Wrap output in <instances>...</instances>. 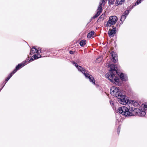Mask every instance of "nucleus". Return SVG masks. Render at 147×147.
<instances>
[{"instance_id": "obj_8", "label": "nucleus", "mask_w": 147, "mask_h": 147, "mask_svg": "<svg viewBox=\"0 0 147 147\" xmlns=\"http://www.w3.org/2000/svg\"><path fill=\"white\" fill-rule=\"evenodd\" d=\"M119 75L120 77V79L123 81H126L128 80L127 76L125 74H124L122 72H118V74H116Z\"/></svg>"}, {"instance_id": "obj_34", "label": "nucleus", "mask_w": 147, "mask_h": 147, "mask_svg": "<svg viewBox=\"0 0 147 147\" xmlns=\"http://www.w3.org/2000/svg\"><path fill=\"white\" fill-rule=\"evenodd\" d=\"M111 103H112V104H113V103H112V102H110V104H111Z\"/></svg>"}, {"instance_id": "obj_24", "label": "nucleus", "mask_w": 147, "mask_h": 147, "mask_svg": "<svg viewBox=\"0 0 147 147\" xmlns=\"http://www.w3.org/2000/svg\"><path fill=\"white\" fill-rule=\"evenodd\" d=\"M16 72V71H15V70H13L12 72L10 74L9 76V77L10 78L12 77V75Z\"/></svg>"}, {"instance_id": "obj_26", "label": "nucleus", "mask_w": 147, "mask_h": 147, "mask_svg": "<svg viewBox=\"0 0 147 147\" xmlns=\"http://www.w3.org/2000/svg\"><path fill=\"white\" fill-rule=\"evenodd\" d=\"M10 78L8 76V77L7 78L5 79V82L3 86V87L4 86L5 84L6 83V82L8 81V80L10 79Z\"/></svg>"}, {"instance_id": "obj_6", "label": "nucleus", "mask_w": 147, "mask_h": 147, "mask_svg": "<svg viewBox=\"0 0 147 147\" xmlns=\"http://www.w3.org/2000/svg\"><path fill=\"white\" fill-rule=\"evenodd\" d=\"M86 78L89 79V81L90 82H92L94 84H95V80L94 79L93 77L89 74V72L88 71L84 75Z\"/></svg>"}, {"instance_id": "obj_17", "label": "nucleus", "mask_w": 147, "mask_h": 147, "mask_svg": "<svg viewBox=\"0 0 147 147\" xmlns=\"http://www.w3.org/2000/svg\"><path fill=\"white\" fill-rule=\"evenodd\" d=\"M125 0H117L116 3H115V5L117 6L118 5H121L123 4Z\"/></svg>"}, {"instance_id": "obj_18", "label": "nucleus", "mask_w": 147, "mask_h": 147, "mask_svg": "<svg viewBox=\"0 0 147 147\" xmlns=\"http://www.w3.org/2000/svg\"><path fill=\"white\" fill-rule=\"evenodd\" d=\"M128 108L129 109V111L131 112L132 111H134L135 110L137 109L136 108H134V106H132L131 105H129Z\"/></svg>"}, {"instance_id": "obj_30", "label": "nucleus", "mask_w": 147, "mask_h": 147, "mask_svg": "<svg viewBox=\"0 0 147 147\" xmlns=\"http://www.w3.org/2000/svg\"><path fill=\"white\" fill-rule=\"evenodd\" d=\"M74 52H75L74 51H70L69 52V53L70 54H73L74 53Z\"/></svg>"}, {"instance_id": "obj_5", "label": "nucleus", "mask_w": 147, "mask_h": 147, "mask_svg": "<svg viewBox=\"0 0 147 147\" xmlns=\"http://www.w3.org/2000/svg\"><path fill=\"white\" fill-rule=\"evenodd\" d=\"M72 63L75 66L78 70L81 72L84 75L86 74V73L88 71L85 70V69L82 67L78 65L77 63L74 62V61H73Z\"/></svg>"}, {"instance_id": "obj_23", "label": "nucleus", "mask_w": 147, "mask_h": 147, "mask_svg": "<svg viewBox=\"0 0 147 147\" xmlns=\"http://www.w3.org/2000/svg\"><path fill=\"white\" fill-rule=\"evenodd\" d=\"M16 72V71H15V70H13L12 72L10 74L9 76V77L10 78L12 77V75Z\"/></svg>"}, {"instance_id": "obj_4", "label": "nucleus", "mask_w": 147, "mask_h": 147, "mask_svg": "<svg viewBox=\"0 0 147 147\" xmlns=\"http://www.w3.org/2000/svg\"><path fill=\"white\" fill-rule=\"evenodd\" d=\"M117 20V17L115 16H112L109 17L108 22L107 24V26H111L115 24Z\"/></svg>"}, {"instance_id": "obj_15", "label": "nucleus", "mask_w": 147, "mask_h": 147, "mask_svg": "<svg viewBox=\"0 0 147 147\" xmlns=\"http://www.w3.org/2000/svg\"><path fill=\"white\" fill-rule=\"evenodd\" d=\"M105 0H101L100 1V3L99 6L98 7V9H99V8L100 9L101 8V10H102V4H103V5H104L105 4Z\"/></svg>"}, {"instance_id": "obj_21", "label": "nucleus", "mask_w": 147, "mask_h": 147, "mask_svg": "<svg viewBox=\"0 0 147 147\" xmlns=\"http://www.w3.org/2000/svg\"><path fill=\"white\" fill-rule=\"evenodd\" d=\"M44 52V51L43 50H42L41 48H38V53H42Z\"/></svg>"}, {"instance_id": "obj_19", "label": "nucleus", "mask_w": 147, "mask_h": 147, "mask_svg": "<svg viewBox=\"0 0 147 147\" xmlns=\"http://www.w3.org/2000/svg\"><path fill=\"white\" fill-rule=\"evenodd\" d=\"M94 33V31H92L90 32H89L87 35V37L88 38H90L91 37L93 36Z\"/></svg>"}, {"instance_id": "obj_3", "label": "nucleus", "mask_w": 147, "mask_h": 147, "mask_svg": "<svg viewBox=\"0 0 147 147\" xmlns=\"http://www.w3.org/2000/svg\"><path fill=\"white\" fill-rule=\"evenodd\" d=\"M118 112L125 116H130L133 115L132 113L129 111L128 107L125 106L119 107L118 109Z\"/></svg>"}, {"instance_id": "obj_7", "label": "nucleus", "mask_w": 147, "mask_h": 147, "mask_svg": "<svg viewBox=\"0 0 147 147\" xmlns=\"http://www.w3.org/2000/svg\"><path fill=\"white\" fill-rule=\"evenodd\" d=\"M127 9L128 10L125 11L123 13L122 15L121 16L120 21H123L125 20L126 17L129 13V11H130L131 9L130 7H128Z\"/></svg>"}, {"instance_id": "obj_10", "label": "nucleus", "mask_w": 147, "mask_h": 147, "mask_svg": "<svg viewBox=\"0 0 147 147\" xmlns=\"http://www.w3.org/2000/svg\"><path fill=\"white\" fill-rule=\"evenodd\" d=\"M116 27L113 28L112 30L110 29L108 34L110 37H113L116 34Z\"/></svg>"}, {"instance_id": "obj_33", "label": "nucleus", "mask_w": 147, "mask_h": 147, "mask_svg": "<svg viewBox=\"0 0 147 147\" xmlns=\"http://www.w3.org/2000/svg\"><path fill=\"white\" fill-rule=\"evenodd\" d=\"M111 103H112V104H113V103H112V102H110V104H111Z\"/></svg>"}, {"instance_id": "obj_14", "label": "nucleus", "mask_w": 147, "mask_h": 147, "mask_svg": "<svg viewBox=\"0 0 147 147\" xmlns=\"http://www.w3.org/2000/svg\"><path fill=\"white\" fill-rule=\"evenodd\" d=\"M97 13L92 18V19H95L98 17L102 12V10H101V9H97Z\"/></svg>"}, {"instance_id": "obj_2", "label": "nucleus", "mask_w": 147, "mask_h": 147, "mask_svg": "<svg viewBox=\"0 0 147 147\" xmlns=\"http://www.w3.org/2000/svg\"><path fill=\"white\" fill-rule=\"evenodd\" d=\"M110 67L111 69L110 72L108 74L106 75L107 78L115 84L120 86L121 83L119 80L115 76L116 74H118V72L116 69L115 66L114 64H111L110 65Z\"/></svg>"}, {"instance_id": "obj_25", "label": "nucleus", "mask_w": 147, "mask_h": 147, "mask_svg": "<svg viewBox=\"0 0 147 147\" xmlns=\"http://www.w3.org/2000/svg\"><path fill=\"white\" fill-rule=\"evenodd\" d=\"M115 0H108L109 4L112 5L114 4V1Z\"/></svg>"}, {"instance_id": "obj_32", "label": "nucleus", "mask_w": 147, "mask_h": 147, "mask_svg": "<svg viewBox=\"0 0 147 147\" xmlns=\"http://www.w3.org/2000/svg\"><path fill=\"white\" fill-rule=\"evenodd\" d=\"M111 103H112V104H113V103H112V102H110V104H111Z\"/></svg>"}, {"instance_id": "obj_31", "label": "nucleus", "mask_w": 147, "mask_h": 147, "mask_svg": "<svg viewBox=\"0 0 147 147\" xmlns=\"http://www.w3.org/2000/svg\"><path fill=\"white\" fill-rule=\"evenodd\" d=\"M102 58L101 57H99V58H98L96 59V60H99V61H100L102 60Z\"/></svg>"}, {"instance_id": "obj_20", "label": "nucleus", "mask_w": 147, "mask_h": 147, "mask_svg": "<svg viewBox=\"0 0 147 147\" xmlns=\"http://www.w3.org/2000/svg\"><path fill=\"white\" fill-rule=\"evenodd\" d=\"M86 43V41L85 40H81L80 42V44L81 46H84Z\"/></svg>"}, {"instance_id": "obj_11", "label": "nucleus", "mask_w": 147, "mask_h": 147, "mask_svg": "<svg viewBox=\"0 0 147 147\" xmlns=\"http://www.w3.org/2000/svg\"><path fill=\"white\" fill-rule=\"evenodd\" d=\"M113 59V61L116 63L117 61V56L116 53L112 51L111 53Z\"/></svg>"}, {"instance_id": "obj_28", "label": "nucleus", "mask_w": 147, "mask_h": 147, "mask_svg": "<svg viewBox=\"0 0 147 147\" xmlns=\"http://www.w3.org/2000/svg\"><path fill=\"white\" fill-rule=\"evenodd\" d=\"M120 129H121V127H120V126H119L117 130V133H118V135H119V134L120 133Z\"/></svg>"}, {"instance_id": "obj_13", "label": "nucleus", "mask_w": 147, "mask_h": 147, "mask_svg": "<svg viewBox=\"0 0 147 147\" xmlns=\"http://www.w3.org/2000/svg\"><path fill=\"white\" fill-rule=\"evenodd\" d=\"M128 100V102H127L126 104H127L128 102H129V105H131L132 106H133L134 107H136L138 105V103L136 102V101H134V100H129L128 99H127Z\"/></svg>"}, {"instance_id": "obj_12", "label": "nucleus", "mask_w": 147, "mask_h": 147, "mask_svg": "<svg viewBox=\"0 0 147 147\" xmlns=\"http://www.w3.org/2000/svg\"><path fill=\"white\" fill-rule=\"evenodd\" d=\"M41 57L42 56L40 54V53H37V54L34 55L33 56H32L30 59L29 61V62H30L32 61L34 59H37Z\"/></svg>"}, {"instance_id": "obj_16", "label": "nucleus", "mask_w": 147, "mask_h": 147, "mask_svg": "<svg viewBox=\"0 0 147 147\" xmlns=\"http://www.w3.org/2000/svg\"><path fill=\"white\" fill-rule=\"evenodd\" d=\"M38 53V49H37L33 47L31 49V51L30 53V55H32L35 53Z\"/></svg>"}, {"instance_id": "obj_9", "label": "nucleus", "mask_w": 147, "mask_h": 147, "mask_svg": "<svg viewBox=\"0 0 147 147\" xmlns=\"http://www.w3.org/2000/svg\"><path fill=\"white\" fill-rule=\"evenodd\" d=\"M27 62V60H25V61H23L21 63L18 64L16 67L15 69H14L15 70L16 72L18 70H19L20 69L26 65V62Z\"/></svg>"}, {"instance_id": "obj_22", "label": "nucleus", "mask_w": 147, "mask_h": 147, "mask_svg": "<svg viewBox=\"0 0 147 147\" xmlns=\"http://www.w3.org/2000/svg\"><path fill=\"white\" fill-rule=\"evenodd\" d=\"M142 1V0H137L135 3V5H138L139 4L141 3Z\"/></svg>"}, {"instance_id": "obj_27", "label": "nucleus", "mask_w": 147, "mask_h": 147, "mask_svg": "<svg viewBox=\"0 0 147 147\" xmlns=\"http://www.w3.org/2000/svg\"><path fill=\"white\" fill-rule=\"evenodd\" d=\"M146 112L144 111H141V116H144L146 115Z\"/></svg>"}, {"instance_id": "obj_29", "label": "nucleus", "mask_w": 147, "mask_h": 147, "mask_svg": "<svg viewBox=\"0 0 147 147\" xmlns=\"http://www.w3.org/2000/svg\"><path fill=\"white\" fill-rule=\"evenodd\" d=\"M144 107L146 110H147V104H145L144 105Z\"/></svg>"}, {"instance_id": "obj_1", "label": "nucleus", "mask_w": 147, "mask_h": 147, "mask_svg": "<svg viewBox=\"0 0 147 147\" xmlns=\"http://www.w3.org/2000/svg\"><path fill=\"white\" fill-rule=\"evenodd\" d=\"M111 94L114 96L116 97L118 99L119 103L123 105H126L128 100H127L125 96L123 95L122 91L119 88L113 86L111 89Z\"/></svg>"}]
</instances>
